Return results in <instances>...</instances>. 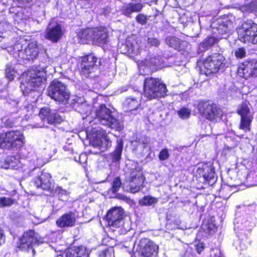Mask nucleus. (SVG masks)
Segmentation results:
<instances>
[{
	"label": "nucleus",
	"mask_w": 257,
	"mask_h": 257,
	"mask_svg": "<svg viewBox=\"0 0 257 257\" xmlns=\"http://www.w3.org/2000/svg\"><path fill=\"white\" fill-rule=\"evenodd\" d=\"M165 42L169 47L179 51L183 50V48L182 46H184L187 45V42L185 41L181 42L178 38L174 36L166 37Z\"/></svg>",
	"instance_id": "26"
},
{
	"label": "nucleus",
	"mask_w": 257,
	"mask_h": 257,
	"mask_svg": "<svg viewBox=\"0 0 257 257\" xmlns=\"http://www.w3.org/2000/svg\"><path fill=\"white\" fill-rule=\"evenodd\" d=\"M66 257H89L88 250L83 246H72L65 250Z\"/></svg>",
	"instance_id": "22"
},
{
	"label": "nucleus",
	"mask_w": 257,
	"mask_h": 257,
	"mask_svg": "<svg viewBox=\"0 0 257 257\" xmlns=\"http://www.w3.org/2000/svg\"><path fill=\"white\" fill-rule=\"evenodd\" d=\"M120 180L119 178H116L114 179L112 187V191L113 192H117L121 186Z\"/></svg>",
	"instance_id": "42"
},
{
	"label": "nucleus",
	"mask_w": 257,
	"mask_h": 257,
	"mask_svg": "<svg viewBox=\"0 0 257 257\" xmlns=\"http://www.w3.org/2000/svg\"><path fill=\"white\" fill-rule=\"evenodd\" d=\"M213 173L212 172V171L211 170V172L209 174V175H206V174H203V177L206 179V180H207L208 178H211L212 176H213Z\"/></svg>",
	"instance_id": "51"
},
{
	"label": "nucleus",
	"mask_w": 257,
	"mask_h": 257,
	"mask_svg": "<svg viewBox=\"0 0 257 257\" xmlns=\"http://www.w3.org/2000/svg\"><path fill=\"white\" fill-rule=\"evenodd\" d=\"M121 52L130 55H138L140 53V46L133 38L126 39L124 44L120 47Z\"/></svg>",
	"instance_id": "20"
},
{
	"label": "nucleus",
	"mask_w": 257,
	"mask_h": 257,
	"mask_svg": "<svg viewBox=\"0 0 257 257\" xmlns=\"http://www.w3.org/2000/svg\"><path fill=\"white\" fill-rule=\"evenodd\" d=\"M17 72L11 64H7L6 68V77L10 80L14 79Z\"/></svg>",
	"instance_id": "37"
},
{
	"label": "nucleus",
	"mask_w": 257,
	"mask_h": 257,
	"mask_svg": "<svg viewBox=\"0 0 257 257\" xmlns=\"http://www.w3.org/2000/svg\"><path fill=\"white\" fill-rule=\"evenodd\" d=\"M112 251L110 250H105L102 251L99 254L100 257H110L111 256Z\"/></svg>",
	"instance_id": "46"
},
{
	"label": "nucleus",
	"mask_w": 257,
	"mask_h": 257,
	"mask_svg": "<svg viewBox=\"0 0 257 257\" xmlns=\"http://www.w3.org/2000/svg\"><path fill=\"white\" fill-rule=\"evenodd\" d=\"M143 6L141 3H130L123 6L122 8V13L126 16L129 17L133 13L140 12L143 9Z\"/></svg>",
	"instance_id": "25"
},
{
	"label": "nucleus",
	"mask_w": 257,
	"mask_h": 257,
	"mask_svg": "<svg viewBox=\"0 0 257 257\" xmlns=\"http://www.w3.org/2000/svg\"><path fill=\"white\" fill-rule=\"evenodd\" d=\"M198 112L211 121H218L221 119L222 111L208 102L200 101L197 105Z\"/></svg>",
	"instance_id": "8"
},
{
	"label": "nucleus",
	"mask_w": 257,
	"mask_h": 257,
	"mask_svg": "<svg viewBox=\"0 0 257 257\" xmlns=\"http://www.w3.org/2000/svg\"><path fill=\"white\" fill-rule=\"evenodd\" d=\"M124 104L127 107L128 110H133L137 108L140 103L136 99L128 97L125 99Z\"/></svg>",
	"instance_id": "33"
},
{
	"label": "nucleus",
	"mask_w": 257,
	"mask_h": 257,
	"mask_svg": "<svg viewBox=\"0 0 257 257\" xmlns=\"http://www.w3.org/2000/svg\"><path fill=\"white\" fill-rule=\"evenodd\" d=\"M62 35L61 27L55 22H50L46 30L45 38L53 42H57Z\"/></svg>",
	"instance_id": "19"
},
{
	"label": "nucleus",
	"mask_w": 257,
	"mask_h": 257,
	"mask_svg": "<svg viewBox=\"0 0 257 257\" xmlns=\"http://www.w3.org/2000/svg\"><path fill=\"white\" fill-rule=\"evenodd\" d=\"M39 116L42 121L49 124H59L63 121L59 114L55 112H52L48 107H43L40 109Z\"/></svg>",
	"instance_id": "18"
},
{
	"label": "nucleus",
	"mask_w": 257,
	"mask_h": 257,
	"mask_svg": "<svg viewBox=\"0 0 257 257\" xmlns=\"http://www.w3.org/2000/svg\"><path fill=\"white\" fill-rule=\"evenodd\" d=\"M81 158H84V160H86V156L85 154H81L80 156H79V159H81ZM85 162V161L84 162V163Z\"/></svg>",
	"instance_id": "53"
},
{
	"label": "nucleus",
	"mask_w": 257,
	"mask_h": 257,
	"mask_svg": "<svg viewBox=\"0 0 257 257\" xmlns=\"http://www.w3.org/2000/svg\"><path fill=\"white\" fill-rule=\"evenodd\" d=\"M158 199L151 196H145L139 201L141 205L151 206L157 203Z\"/></svg>",
	"instance_id": "34"
},
{
	"label": "nucleus",
	"mask_w": 257,
	"mask_h": 257,
	"mask_svg": "<svg viewBox=\"0 0 257 257\" xmlns=\"http://www.w3.org/2000/svg\"><path fill=\"white\" fill-rule=\"evenodd\" d=\"M131 173L130 178L123 185V188L127 191L135 193L143 188L145 178L140 167L136 166Z\"/></svg>",
	"instance_id": "5"
},
{
	"label": "nucleus",
	"mask_w": 257,
	"mask_h": 257,
	"mask_svg": "<svg viewBox=\"0 0 257 257\" xmlns=\"http://www.w3.org/2000/svg\"><path fill=\"white\" fill-rule=\"evenodd\" d=\"M225 58L219 53H214L207 58L203 62L201 70L206 75L217 72L224 65Z\"/></svg>",
	"instance_id": "6"
},
{
	"label": "nucleus",
	"mask_w": 257,
	"mask_h": 257,
	"mask_svg": "<svg viewBox=\"0 0 257 257\" xmlns=\"http://www.w3.org/2000/svg\"><path fill=\"white\" fill-rule=\"evenodd\" d=\"M219 23H220V25L219 26L218 31L219 33H221L222 36L220 38H226V37L223 36V35L226 34L230 31V28L232 24L231 22L225 19L221 22L219 21Z\"/></svg>",
	"instance_id": "31"
},
{
	"label": "nucleus",
	"mask_w": 257,
	"mask_h": 257,
	"mask_svg": "<svg viewBox=\"0 0 257 257\" xmlns=\"http://www.w3.org/2000/svg\"><path fill=\"white\" fill-rule=\"evenodd\" d=\"M38 239L36 233L32 230H29L24 233L20 239L19 248L23 250L32 249L34 253V249H33V245L38 243H42Z\"/></svg>",
	"instance_id": "14"
},
{
	"label": "nucleus",
	"mask_w": 257,
	"mask_h": 257,
	"mask_svg": "<svg viewBox=\"0 0 257 257\" xmlns=\"http://www.w3.org/2000/svg\"><path fill=\"white\" fill-rule=\"evenodd\" d=\"M93 29L81 30L77 33V36L80 40L79 42L85 43L87 41H92Z\"/></svg>",
	"instance_id": "28"
},
{
	"label": "nucleus",
	"mask_w": 257,
	"mask_h": 257,
	"mask_svg": "<svg viewBox=\"0 0 257 257\" xmlns=\"http://www.w3.org/2000/svg\"><path fill=\"white\" fill-rule=\"evenodd\" d=\"M147 20L148 18L147 16L144 15L143 14H139L136 17V21H137V22L142 25L145 24L147 23Z\"/></svg>",
	"instance_id": "43"
},
{
	"label": "nucleus",
	"mask_w": 257,
	"mask_h": 257,
	"mask_svg": "<svg viewBox=\"0 0 257 257\" xmlns=\"http://www.w3.org/2000/svg\"><path fill=\"white\" fill-rule=\"evenodd\" d=\"M218 39L219 38H215L214 36L207 37L200 44L199 46V51L203 52L207 50L210 47L217 43Z\"/></svg>",
	"instance_id": "27"
},
{
	"label": "nucleus",
	"mask_w": 257,
	"mask_h": 257,
	"mask_svg": "<svg viewBox=\"0 0 257 257\" xmlns=\"http://www.w3.org/2000/svg\"><path fill=\"white\" fill-rule=\"evenodd\" d=\"M87 136L93 146L99 148L103 151L111 146V142L107 134L99 126L92 127L91 130H88Z\"/></svg>",
	"instance_id": "3"
},
{
	"label": "nucleus",
	"mask_w": 257,
	"mask_h": 257,
	"mask_svg": "<svg viewBox=\"0 0 257 257\" xmlns=\"http://www.w3.org/2000/svg\"><path fill=\"white\" fill-rule=\"evenodd\" d=\"M8 51L16 58L33 60L38 55V48L36 43L32 42L27 46L21 43L15 44L13 47H9Z\"/></svg>",
	"instance_id": "1"
},
{
	"label": "nucleus",
	"mask_w": 257,
	"mask_h": 257,
	"mask_svg": "<svg viewBox=\"0 0 257 257\" xmlns=\"http://www.w3.org/2000/svg\"><path fill=\"white\" fill-rule=\"evenodd\" d=\"M201 229L205 232L204 236H207L215 232L217 228L216 226L212 223L203 224L202 226Z\"/></svg>",
	"instance_id": "35"
},
{
	"label": "nucleus",
	"mask_w": 257,
	"mask_h": 257,
	"mask_svg": "<svg viewBox=\"0 0 257 257\" xmlns=\"http://www.w3.org/2000/svg\"><path fill=\"white\" fill-rule=\"evenodd\" d=\"M238 74L245 79L257 76V61L252 60L241 64L238 68Z\"/></svg>",
	"instance_id": "17"
},
{
	"label": "nucleus",
	"mask_w": 257,
	"mask_h": 257,
	"mask_svg": "<svg viewBox=\"0 0 257 257\" xmlns=\"http://www.w3.org/2000/svg\"><path fill=\"white\" fill-rule=\"evenodd\" d=\"M108 35L106 28L100 27L93 29L92 41L99 45L105 44L108 41Z\"/></svg>",
	"instance_id": "21"
},
{
	"label": "nucleus",
	"mask_w": 257,
	"mask_h": 257,
	"mask_svg": "<svg viewBox=\"0 0 257 257\" xmlns=\"http://www.w3.org/2000/svg\"><path fill=\"white\" fill-rule=\"evenodd\" d=\"M6 141L8 147L13 148H20L25 144L24 135L19 131H12L6 133Z\"/></svg>",
	"instance_id": "16"
},
{
	"label": "nucleus",
	"mask_w": 257,
	"mask_h": 257,
	"mask_svg": "<svg viewBox=\"0 0 257 257\" xmlns=\"http://www.w3.org/2000/svg\"><path fill=\"white\" fill-rule=\"evenodd\" d=\"M148 43L151 46L156 47L158 46L160 44L159 40L155 38H149L148 39Z\"/></svg>",
	"instance_id": "45"
},
{
	"label": "nucleus",
	"mask_w": 257,
	"mask_h": 257,
	"mask_svg": "<svg viewBox=\"0 0 257 257\" xmlns=\"http://www.w3.org/2000/svg\"><path fill=\"white\" fill-rule=\"evenodd\" d=\"M75 109L82 114H86V116L90 113L91 106L88 105L86 102H75L74 103Z\"/></svg>",
	"instance_id": "29"
},
{
	"label": "nucleus",
	"mask_w": 257,
	"mask_h": 257,
	"mask_svg": "<svg viewBox=\"0 0 257 257\" xmlns=\"http://www.w3.org/2000/svg\"><path fill=\"white\" fill-rule=\"evenodd\" d=\"M5 162L8 164L6 168L17 169L20 166V161L15 156H10L7 158Z\"/></svg>",
	"instance_id": "32"
},
{
	"label": "nucleus",
	"mask_w": 257,
	"mask_h": 257,
	"mask_svg": "<svg viewBox=\"0 0 257 257\" xmlns=\"http://www.w3.org/2000/svg\"><path fill=\"white\" fill-rule=\"evenodd\" d=\"M97 58L92 54L82 57L80 64L81 73L86 75L94 72L97 69Z\"/></svg>",
	"instance_id": "15"
},
{
	"label": "nucleus",
	"mask_w": 257,
	"mask_h": 257,
	"mask_svg": "<svg viewBox=\"0 0 257 257\" xmlns=\"http://www.w3.org/2000/svg\"><path fill=\"white\" fill-rule=\"evenodd\" d=\"M218 257H222V256L219 255V256H218Z\"/></svg>",
	"instance_id": "55"
},
{
	"label": "nucleus",
	"mask_w": 257,
	"mask_h": 257,
	"mask_svg": "<svg viewBox=\"0 0 257 257\" xmlns=\"http://www.w3.org/2000/svg\"><path fill=\"white\" fill-rule=\"evenodd\" d=\"M8 147L7 143L6 141V135L5 136L0 135V148Z\"/></svg>",
	"instance_id": "47"
},
{
	"label": "nucleus",
	"mask_w": 257,
	"mask_h": 257,
	"mask_svg": "<svg viewBox=\"0 0 257 257\" xmlns=\"http://www.w3.org/2000/svg\"><path fill=\"white\" fill-rule=\"evenodd\" d=\"M122 149V141L121 140H117L115 149L110 155L112 162H117L119 161L121 158Z\"/></svg>",
	"instance_id": "30"
},
{
	"label": "nucleus",
	"mask_w": 257,
	"mask_h": 257,
	"mask_svg": "<svg viewBox=\"0 0 257 257\" xmlns=\"http://www.w3.org/2000/svg\"><path fill=\"white\" fill-rule=\"evenodd\" d=\"M249 12H257V1L251 2L246 6Z\"/></svg>",
	"instance_id": "44"
},
{
	"label": "nucleus",
	"mask_w": 257,
	"mask_h": 257,
	"mask_svg": "<svg viewBox=\"0 0 257 257\" xmlns=\"http://www.w3.org/2000/svg\"><path fill=\"white\" fill-rule=\"evenodd\" d=\"M159 247L148 238L141 239L139 244V252L142 257H157Z\"/></svg>",
	"instance_id": "11"
},
{
	"label": "nucleus",
	"mask_w": 257,
	"mask_h": 257,
	"mask_svg": "<svg viewBox=\"0 0 257 257\" xmlns=\"http://www.w3.org/2000/svg\"><path fill=\"white\" fill-rule=\"evenodd\" d=\"M204 248V245L203 243H202V242H199L196 244V248L197 251L199 253H201V252L203 250Z\"/></svg>",
	"instance_id": "49"
},
{
	"label": "nucleus",
	"mask_w": 257,
	"mask_h": 257,
	"mask_svg": "<svg viewBox=\"0 0 257 257\" xmlns=\"http://www.w3.org/2000/svg\"><path fill=\"white\" fill-rule=\"evenodd\" d=\"M237 113L241 117L239 128L244 132L249 131L253 116L250 111L249 103H242L238 108Z\"/></svg>",
	"instance_id": "10"
},
{
	"label": "nucleus",
	"mask_w": 257,
	"mask_h": 257,
	"mask_svg": "<svg viewBox=\"0 0 257 257\" xmlns=\"http://www.w3.org/2000/svg\"><path fill=\"white\" fill-rule=\"evenodd\" d=\"M43 80V72L30 70L27 73L25 81L22 83L21 88H24L26 92L31 91L39 86Z\"/></svg>",
	"instance_id": "9"
},
{
	"label": "nucleus",
	"mask_w": 257,
	"mask_h": 257,
	"mask_svg": "<svg viewBox=\"0 0 257 257\" xmlns=\"http://www.w3.org/2000/svg\"><path fill=\"white\" fill-rule=\"evenodd\" d=\"M191 110L187 108L183 107L178 111L179 116L182 119H188L190 117Z\"/></svg>",
	"instance_id": "39"
},
{
	"label": "nucleus",
	"mask_w": 257,
	"mask_h": 257,
	"mask_svg": "<svg viewBox=\"0 0 257 257\" xmlns=\"http://www.w3.org/2000/svg\"><path fill=\"white\" fill-rule=\"evenodd\" d=\"M201 233V231H200V232H199L198 234H200V233Z\"/></svg>",
	"instance_id": "54"
},
{
	"label": "nucleus",
	"mask_w": 257,
	"mask_h": 257,
	"mask_svg": "<svg viewBox=\"0 0 257 257\" xmlns=\"http://www.w3.org/2000/svg\"><path fill=\"white\" fill-rule=\"evenodd\" d=\"M150 139H149V138H147V139H145L143 141V145H144L143 146V148L144 149H146L148 147V144L150 143Z\"/></svg>",
	"instance_id": "50"
},
{
	"label": "nucleus",
	"mask_w": 257,
	"mask_h": 257,
	"mask_svg": "<svg viewBox=\"0 0 257 257\" xmlns=\"http://www.w3.org/2000/svg\"><path fill=\"white\" fill-rule=\"evenodd\" d=\"M167 90L165 84L159 79L152 77L145 79L144 86V93L148 99L158 98L164 97L166 95Z\"/></svg>",
	"instance_id": "2"
},
{
	"label": "nucleus",
	"mask_w": 257,
	"mask_h": 257,
	"mask_svg": "<svg viewBox=\"0 0 257 257\" xmlns=\"http://www.w3.org/2000/svg\"><path fill=\"white\" fill-rule=\"evenodd\" d=\"M65 101L66 100V99H68V97H69V94H68V93L66 92V90H65ZM66 104V102L65 101V105Z\"/></svg>",
	"instance_id": "52"
},
{
	"label": "nucleus",
	"mask_w": 257,
	"mask_h": 257,
	"mask_svg": "<svg viewBox=\"0 0 257 257\" xmlns=\"http://www.w3.org/2000/svg\"><path fill=\"white\" fill-rule=\"evenodd\" d=\"M51 176L49 173L42 172L41 176L35 180L37 187L48 190L51 188Z\"/></svg>",
	"instance_id": "23"
},
{
	"label": "nucleus",
	"mask_w": 257,
	"mask_h": 257,
	"mask_svg": "<svg viewBox=\"0 0 257 257\" xmlns=\"http://www.w3.org/2000/svg\"><path fill=\"white\" fill-rule=\"evenodd\" d=\"M140 67L146 66L151 68L155 66L157 69H161L164 66L160 56H148L145 61H142L139 64Z\"/></svg>",
	"instance_id": "24"
},
{
	"label": "nucleus",
	"mask_w": 257,
	"mask_h": 257,
	"mask_svg": "<svg viewBox=\"0 0 257 257\" xmlns=\"http://www.w3.org/2000/svg\"><path fill=\"white\" fill-rule=\"evenodd\" d=\"M170 153L169 150L167 148L162 149L159 153V159L160 161H165L169 159Z\"/></svg>",
	"instance_id": "40"
},
{
	"label": "nucleus",
	"mask_w": 257,
	"mask_h": 257,
	"mask_svg": "<svg viewBox=\"0 0 257 257\" xmlns=\"http://www.w3.org/2000/svg\"><path fill=\"white\" fill-rule=\"evenodd\" d=\"M238 37L241 42L257 43V24L251 20H247L238 31Z\"/></svg>",
	"instance_id": "7"
},
{
	"label": "nucleus",
	"mask_w": 257,
	"mask_h": 257,
	"mask_svg": "<svg viewBox=\"0 0 257 257\" xmlns=\"http://www.w3.org/2000/svg\"><path fill=\"white\" fill-rule=\"evenodd\" d=\"M15 200L10 197H2L0 198V207L10 206L15 203Z\"/></svg>",
	"instance_id": "38"
},
{
	"label": "nucleus",
	"mask_w": 257,
	"mask_h": 257,
	"mask_svg": "<svg viewBox=\"0 0 257 257\" xmlns=\"http://www.w3.org/2000/svg\"><path fill=\"white\" fill-rule=\"evenodd\" d=\"M96 119L101 124L108 127L120 131L122 128V124L115 118L111 111L104 105H100L96 111Z\"/></svg>",
	"instance_id": "4"
},
{
	"label": "nucleus",
	"mask_w": 257,
	"mask_h": 257,
	"mask_svg": "<svg viewBox=\"0 0 257 257\" xmlns=\"http://www.w3.org/2000/svg\"><path fill=\"white\" fill-rule=\"evenodd\" d=\"M106 219L110 226L118 228L123 224L124 211L121 207H114L109 210Z\"/></svg>",
	"instance_id": "12"
},
{
	"label": "nucleus",
	"mask_w": 257,
	"mask_h": 257,
	"mask_svg": "<svg viewBox=\"0 0 257 257\" xmlns=\"http://www.w3.org/2000/svg\"><path fill=\"white\" fill-rule=\"evenodd\" d=\"M77 216L74 213L71 212L65 214V226H74Z\"/></svg>",
	"instance_id": "36"
},
{
	"label": "nucleus",
	"mask_w": 257,
	"mask_h": 257,
	"mask_svg": "<svg viewBox=\"0 0 257 257\" xmlns=\"http://www.w3.org/2000/svg\"><path fill=\"white\" fill-rule=\"evenodd\" d=\"M57 225L60 227H64V215H62L61 218L58 219L57 222Z\"/></svg>",
	"instance_id": "48"
},
{
	"label": "nucleus",
	"mask_w": 257,
	"mask_h": 257,
	"mask_svg": "<svg viewBox=\"0 0 257 257\" xmlns=\"http://www.w3.org/2000/svg\"><path fill=\"white\" fill-rule=\"evenodd\" d=\"M246 51L244 48H239L235 51V55L239 58H242L245 56Z\"/></svg>",
	"instance_id": "41"
},
{
	"label": "nucleus",
	"mask_w": 257,
	"mask_h": 257,
	"mask_svg": "<svg viewBox=\"0 0 257 257\" xmlns=\"http://www.w3.org/2000/svg\"><path fill=\"white\" fill-rule=\"evenodd\" d=\"M48 95L56 101L63 102L64 99V85L61 82L54 80L48 88Z\"/></svg>",
	"instance_id": "13"
}]
</instances>
